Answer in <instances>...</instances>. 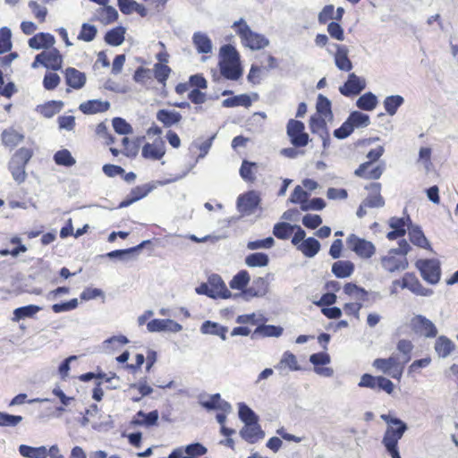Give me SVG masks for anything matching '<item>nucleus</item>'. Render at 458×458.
Here are the masks:
<instances>
[{
	"mask_svg": "<svg viewBox=\"0 0 458 458\" xmlns=\"http://www.w3.org/2000/svg\"><path fill=\"white\" fill-rule=\"evenodd\" d=\"M398 245V248L391 249L381 259L382 267L390 273L405 270L409 265L406 255L411 250L410 244L405 240H401Z\"/></svg>",
	"mask_w": 458,
	"mask_h": 458,
	"instance_id": "nucleus-1",
	"label": "nucleus"
},
{
	"mask_svg": "<svg viewBox=\"0 0 458 458\" xmlns=\"http://www.w3.org/2000/svg\"><path fill=\"white\" fill-rule=\"evenodd\" d=\"M232 27L241 38L242 45L251 50H260L269 45V39L263 34L251 30L242 18L234 21Z\"/></svg>",
	"mask_w": 458,
	"mask_h": 458,
	"instance_id": "nucleus-2",
	"label": "nucleus"
},
{
	"mask_svg": "<svg viewBox=\"0 0 458 458\" xmlns=\"http://www.w3.org/2000/svg\"><path fill=\"white\" fill-rule=\"evenodd\" d=\"M33 156V151L28 148H21L15 151L8 163V170L13 179L21 184L26 181V165Z\"/></svg>",
	"mask_w": 458,
	"mask_h": 458,
	"instance_id": "nucleus-3",
	"label": "nucleus"
},
{
	"mask_svg": "<svg viewBox=\"0 0 458 458\" xmlns=\"http://www.w3.org/2000/svg\"><path fill=\"white\" fill-rule=\"evenodd\" d=\"M421 277L430 284H437L441 277L440 262L436 259H419L416 261Z\"/></svg>",
	"mask_w": 458,
	"mask_h": 458,
	"instance_id": "nucleus-4",
	"label": "nucleus"
},
{
	"mask_svg": "<svg viewBox=\"0 0 458 458\" xmlns=\"http://www.w3.org/2000/svg\"><path fill=\"white\" fill-rule=\"evenodd\" d=\"M410 326L416 335L426 338H434L438 333L436 325L423 315H415L412 317Z\"/></svg>",
	"mask_w": 458,
	"mask_h": 458,
	"instance_id": "nucleus-5",
	"label": "nucleus"
},
{
	"mask_svg": "<svg viewBox=\"0 0 458 458\" xmlns=\"http://www.w3.org/2000/svg\"><path fill=\"white\" fill-rule=\"evenodd\" d=\"M346 244L351 250L362 259L371 258L376 251L375 245L371 242L360 238L354 233L347 237Z\"/></svg>",
	"mask_w": 458,
	"mask_h": 458,
	"instance_id": "nucleus-6",
	"label": "nucleus"
},
{
	"mask_svg": "<svg viewBox=\"0 0 458 458\" xmlns=\"http://www.w3.org/2000/svg\"><path fill=\"white\" fill-rule=\"evenodd\" d=\"M304 123L301 121L290 119L287 123L286 131L291 143L295 148L305 147L309 142V134L304 131Z\"/></svg>",
	"mask_w": 458,
	"mask_h": 458,
	"instance_id": "nucleus-7",
	"label": "nucleus"
},
{
	"mask_svg": "<svg viewBox=\"0 0 458 458\" xmlns=\"http://www.w3.org/2000/svg\"><path fill=\"white\" fill-rule=\"evenodd\" d=\"M366 85L364 78L352 72L344 85L340 86L339 91L344 97L357 96L366 88Z\"/></svg>",
	"mask_w": 458,
	"mask_h": 458,
	"instance_id": "nucleus-8",
	"label": "nucleus"
},
{
	"mask_svg": "<svg viewBox=\"0 0 458 458\" xmlns=\"http://www.w3.org/2000/svg\"><path fill=\"white\" fill-rule=\"evenodd\" d=\"M330 47L335 49V53H334V59L335 66L344 72H350L352 69V63L348 57L349 49L344 45H339L336 43H333ZM327 52L333 55V52L330 47L327 48Z\"/></svg>",
	"mask_w": 458,
	"mask_h": 458,
	"instance_id": "nucleus-9",
	"label": "nucleus"
},
{
	"mask_svg": "<svg viewBox=\"0 0 458 458\" xmlns=\"http://www.w3.org/2000/svg\"><path fill=\"white\" fill-rule=\"evenodd\" d=\"M407 429L406 423L395 427L388 426L382 439V444L386 449L398 448V441L403 437Z\"/></svg>",
	"mask_w": 458,
	"mask_h": 458,
	"instance_id": "nucleus-10",
	"label": "nucleus"
},
{
	"mask_svg": "<svg viewBox=\"0 0 458 458\" xmlns=\"http://www.w3.org/2000/svg\"><path fill=\"white\" fill-rule=\"evenodd\" d=\"M260 202L259 194L250 191L245 194L240 195L237 199L238 210L245 215L252 214Z\"/></svg>",
	"mask_w": 458,
	"mask_h": 458,
	"instance_id": "nucleus-11",
	"label": "nucleus"
},
{
	"mask_svg": "<svg viewBox=\"0 0 458 458\" xmlns=\"http://www.w3.org/2000/svg\"><path fill=\"white\" fill-rule=\"evenodd\" d=\"M37 61L47 69L58 71L62 65V55L56 48H51L37 55Z\"/></svg>",
	"mask_w": 458,
	"mask_h": 458,
	"instance_id": "nucleus-12",
	"label": "nucleus"
},
{
	"mask_svg": "<svg viewBox=\"0 0 458 458\" xmlns=\"http://www.w3.org/2000/svg\"><path fill=\"white\" fill-rule=\"evenodd\" d=\"M344 293L350 296L352 299L355 300L356 302H367V301H376L377 298H379L378 293H372L373 300H369V293L364 288L358 286L353 283H347L344 286Z\"/></svg>",
	"mask_w": 458,
	"mask_h": 458,
	"instance_id": "nucleus-13",
	"label": "nucleus"
},
{
	"mask_svg": "<svg viewBox=\"0 0 458 458\" xmlns=\"http://www.w3.org/2000/svg\"><path fill=\"white\" fill-rule=\"evenodd\" d=\"M208 282L211 292L210 298L227 299L231 297V292L227 289L225 282L219 275L212 274L208 276Z\"/></svg>",
	"mask_w": 458,
	"mask_h": 458,
	"instance_id": "nucleus-14",
	"label": "nucleus"
},
{
	"mask_svg": "<svg viewBox=\"0 0 458 458\" xmlns=\"http://www.w3.org/2000/svg\"><path fill=\"white\" fill-rule=\"evenodd\" d=\"M411 224L409 216L406 217H391L389 220V226L393 229L388 232L386 237L388 240L393 241L399 237H403L406 233V227Z\"/></svg>",
	"mask_w": 458,
	"mask_h": 458,
	"instance_id": "nucleus-15",
	"label": "nucleus"
},
{
	"mask_svg": "<svg viewBox=\"0 0 458 458\" xmlns=\"http://www.w3.org/2000/svg\"><path fill=\"white\" fill-rule=\"evenodd\" d=\"M240 436L249 444H255L265 437V432L258 422L244 424Z\"/></svg>",
	"mask_w": 458,
	"mask_h": 458,
	"instance_id": "nucleus-16",
	"label": "nucleus"
},
{
	"mask_svg": "<svg viewBox=\"0 0 458 458\" xmlns=\"http://www.w3.org/2000/svg\"><path fill=\"white\" fill-rule=\"evenodd\" d=\"M148 332L170 331L174 333L180 332L182 329L181 324L172 319H153L147 324Z\"/></svg>",
	"mask_w": 458,
	"mask_h": 458,
	"instance_id": "nucleus-17",
	"label": "nucleus"
},
{
	"mask_svg": "<svg viewBox=\"0 0 458 458\" xmlns=\"http://www.w3.org/2000/svg\"><path fill=\"white\" fill-rule=\"evenodd\" d=\"M66 84L73 89H81L87 81L86 74L73 67H68L64 71Z\"/></svg>",
	"mask_w": 458,
	"mask_h": 458,
	"instance_id": "nucleus-18",
	"label": "nucleus"
},
{
	"mask_svg": "<svg viewBox=\"0 0 458 458\" xmlns=\"http://www.w3.org/2000/svg\"><path fill=\"white\" fill-rule=\"evenodd\" d=\"M371 166V162H365L360 165V166L355 170L354 174L359 177H362L369 180H377L380 178L385 170V165H377L370 169Z\"/></svg>",
	"mask_w": 458,
	"mask_h": 458,
	"instance_id": "nucleus-19",
	"label": "nucleus"
},
{
	"mask_svg": "<svg viewBox=\"0 0 458 458\" xmlns=\"http://www.w3.org/2000/svg\"><path fill=\"white\" fill-rule=\"evenodd\" d=\"M268 290V284L263 277H258L253 280L251 286L243 292L245 300H250L253 297H262L266 295Z\"/></svg>",
	"mask_w": 458,
	"mask_h": 458,
	"instance_id": "nucleus-20",
	"label": "nucleus"
},
{
	"mask_svg": "<svg viewBox=\"0 0 458 458\" xmlns=\"http://www.w3.org/2000/svg\"><path fill=\"white\" fill-rule=\"evenodd\" d=\"M275 368L280 373H283L286 369L291 371H298L301 369L296 356L289 351L283 353L279 362L275 366Z\"/></svg>",
	"mask_w": 458,
	"mask_h": 458,
	"instance_id": "nucleus-21",
	"label": "nucleus"
},
{
	"mask_svg": "<svg viewBox=\"0 0 458 458\" xmlns=\"http://www.w3.org/2000/svg\"><path fill=\"white\" fill-rule=\"evenodd\" d=\"M110 108L108 101L92 99L83 102L80 105L79 109L86 114L106 112Z\"/></svg>",
	"mask_w": 458,
	"mask_h": 458,
	"instance_id": "nucleus-22",
	"label": "nucleus"
},
{
	"mask_svg": "<svg viewBox=\"0 0 458 458\" xmlns=\"http://www.w3.org/2000/svg\"><path fill=\"white\" fill-rule=\"evenodd\" d=\"M367 189L371 190V193L363 200L364 206L368 208H382L385 206V199L380 195L381 184L372 182Z\"/></svg>",
	"mask_w": 458,
	"mask_h": 458,
	"instance_id": "nucleus-23",
	"label": "nucleus"
},
{
	"mask_svg": "<svg viewBox=\"0 0 458 458\" xmlns=\"http://www.w3.org/2000/svg\"><path fill=\"white\" fill-rule=\"evenodd\" d=\"M199 330L203 335H216L219 336L223 341H225L228 327L216 322L206 320L202 323Z\"/></svg>",
	"mask_w": 458,
	"mask_h": 458,
	"instance_id": "nucleus-24",
	"label": "nucleus"
},
{
	"mask_svg": "<svg viewBox=\"0 0 458 458\" xmlns=\"http://www.w3.org/2000/svg\"><path fill=\"white\" fill-rule=\"evenodd\" d=\"M55 43V37L50 33L40 32L29 39V46L33 49L49 48Z\"/></svg>",
	"mask_w": 458,
	"mask_h": 458,
	"instance_id": "nucleus-25",
	"label": "nucleus"
},
{
	"mask_svg": "<svg viewBox=\"0 0 458 458\" xmlns=\"http://www.w3.org/2000/svg\"><path fill=\"white\" fill-rule=\"evenodd\" d=\"M165 155L164 142L160 140L154 143H146L142 148V156L145 158L159 160Z\"/></svg>",
	"mask_w": 458,
	"mask_h": 458,
	"instance_id": "nucleus-26",
	"label": "nucleus"
},
{
	"mask_svg": "<svg viewBox=\"0 0 458 458\" xmlns=\"http://www.w3.org/2000/svg\"><path fill=\"white\" fill-rule=\"evenodd\" d=\"M157 119L165 127L169 128L182 120V115L175 110L160 109L157 112Z\"/></svg>",
	"mask_w": 458,
	"mask_h": 458,
	"instance_id": "nucleus-27",
	"label": "nucleus"
},
{
	"mask_svg": "<svg viewBox=\"0 0 458 458\" xmlns=\"http://www.w3.org/2000/svg\"><path fill=\"white\" fill-rule=\"evenodd\" d=\"M1 138L5 147L13 148L24 140V135L18 132L13 128H8L3 131Z\"/></svg>",
	"mask_w": 458,
	"mask_h": 458,
	"instance_id": "nucleus-28",
	"label": "nucleus"
},
{
	"mask_svg": "<svg viewBox=\"0 0 458 458\" xmlns=\"http://www.w3.org/2000/svg\"><path fill=\"white\" fill-rule=\"evenodd\" d=\"M192 42L197 51L200 54H208L212 51V42L208 36L203 32H195Z\"/></svg>",
	"mask_w": 458,
	"mask_h": 458,
	"instance_id": "nucleus-29",
	"label": "nucleus"
},
{
	"mask_svg": "<svg viewBox=\"0 0 458 458\" xmlns=\"http://www.w3.org/2000/svg\"><path fill=\"white\" fill-rule=\"evenodd\" d=\"M220 72L221 74L228 79L236 81L238 80L242 74V71L240 66V62L237 63H224L220 62Z\"/></svg>",
	"mask_w": 458,
	"mask_h": 458,
	"instance_id": "nucleus-30",
	"label": "nucleus"
},
{
	"mask_svg": "<svg viewBox=\"0 0 458 458\" xmlns=\"http://www.w3.org/2000/svg\"><path fill=\"white\" fill-rule=\"evenodd\" d=\"M408 230L409 239L414 245L424 249H427L430 246L428 239L424 235L420 226L411 224L408 225Z\"/></svg>",
	"mask_w": 458,
	"mask_h": 458,
	"instance_id": "nucleus-31",
	"label": "nucleus"
},
{
	"mask_svg": "<svg viewBox=\"0 0 458 458\" xmlns=\"http://www.w3.org/2000/svg\"><path fill=\"white\" fill-rule=\"evenodd\" d=\"M454 344L446 336H439L435 343V351L440 358L448 357L454 350Z\"/></svg>",
	"mask_w": 458,
	"mask_h": 458,
	"instance_id": "nucleus-32",
	"label": "nucleus"
},
{
	"mask_svg": "<svg viewBox=\"0 0 458 458\" xmlns=\"http://www.w3.org/2000/svg\"><path fill=\"white\" fill-rule=\"evenodd\" d=\"M354 271V264L350 260H338L332 265V273L338 278L350 276Z\"/></svg>",
	"mask_w": 458,
	"mask_h": 458,
	"instance_id": "nucleus-33",
	"label": "nucleus"
},
{
	"mask_svg": "<svg viewBox=\"0 0 458 458\" xmlns=\"http://www.w3.org/2000/svg\"><path fill=\"white\" fill-rule=\"evenodd\" d=\"M19 454L24 458H47V449L46 446L33 447L27 445H21L18 447Z\"/></svg>",
	"mask_w": 458,
	"mask_h": 458,
	"instance_id": "nucleus-34",
	"label": "nucleus"
},
{
	"mask_svg": "<svg viewBox=\"0 0 458 458\" xmlns=\"http://www.w3.org/2000/svg\"><path fill=\"white\" fill-rule=\"evenodd\" d=\"M149 241H143L139 245L125 249V250H115L106 254L109 259H119L120 260H127L131 256H133L139 252Z\"/></svg>",
	"mask_w": 458,
	"mask_h": 458,
	"instance_id": "nucleus-35",
	"label": "nucleus"
},
{
	"mask_svg": "<svg viewBox=\"0 0 458 458\" xmlns=\"http://www.w3.org/2000/svg\"><path fill=\"white\" fill-rule=\"evenodd\" d=\"M298 250H301L305 257L313 258L319 251L320 243L317 239L309 237L298 245Z\"/></svg>",
	"mask_w": 458,
	"mask_h": 458,
	"instance_id": "nucleus-36",
	"label": "nucleus"
},
{
	"mask_svg": "<svg viewBox=\"0 0 458 458\" xmlns=\"http://www.w3.org/2000/svg\"><path fill=\"white\" fill-rule=\"evenodd\" d=\"M125 31L122 26L115 27L106 33L105 41L110 46L118 47L124 41Z\"/></svg>",
	"mask_w": 458,
	"mask_h": 458,
	"instance_id": "nucleus-37",
	"label": "nucleus"
},
{
	"mask_svg": "<svg viewBox=\"0 0 458 458\" xmlns=\"http://www.w3.org/2000/svg\"><path fill=\"white\" fill-rule=\"evenodd\" d=\"M403 103L404 98L401 95H391L384 99L383 106L386 114L393 116Z\"/></svg>",
	"mask_w": 458,
	"mask_h": 458,
	"instance_id": "nucleus-38",
	"label": "nucleus"
},
{
	"mask_svg": "<svg viewBox=\"0 0 458 458\" xmlns=\"http://www.w3.org/2000/svg\"><path fill=\"white\" fill-rule=\"evenodd\" d=\"M41 310V307L33 304L19 307L13 310V320L18 322L26 318H32Z\"/></svg>",
	"mask_w": 458,
	"mask_h": 458,
	"instance_id": "nucleus-39",
	"label": "nucleus"
},
{
	"mask_svg": "<svg viewBox=\"0 0 458 458\" xmlns=\"http://www.w3.org/2000/svg\"><path fill=\"white\" fill-rule=\"evenodd\" d=\"M377 105V98L371 92L361 95L356 101L357 107L364 111H372L376 108Z\"/></svg>",
	"mask_w": 458,
	"mask_h": 458,
	"instance_id": "nucleus-40",
	"label": "nucleus"
},
{
	"mask_svg": "<svg viewBox=\"0 0 458 458\" xmlns=\"http://www.w3.org/2000/svg\"><path fill=\"white\" fill-rule=\"evenodd\" d=\"M251 98L247 94H241L234 96L233 98H228L223 100L222 106L224 107H235V106H244L249 107L251 106Z\"/></svg>",
	"mask_w": 458,
	"mask_h": 458,
	"instance_id": "nucleus-41",
	"label": "nucleus"
},
{
	"mask_svg": "<svg viewBox=\"0 0 458 458\" xmlns=\"http://www.w3.org/2000/svg\"><path fill=\"white\" fill-rule=\"evenodd\" d=\"M269 258L266 253L255 252L248 255L245 264L250 267H262L267 266Z\"/></svg>",
	"mask_w": 458,
	"mask_h": 458,
	"instance_id": "nucleus-42",
	"label": "nucleus"
},
{
	"mask_svg": "<svg viewBox=\"0 0 458 458\" xmlns=\"http://www.w3.org/2000/svg\"><path fill=\"white\" fill-rule=\"evenodd\" d=\"M63 107L61 101H49L45 105L38 106L37 110L46 118H51L59 113Z\"/></svg>",
	"mask_w": 458,
	"mask_h": 458,
	"instance_id": "nucleus-43",
	"label": "nucleus"
},
{
	"mask_svg": "<svg viewBox=\"0 0 458 458\" xmlns=\"http://www.w3.org/2000/svg\"><path fill=\"white\" fill-rule=\"evenodd\" d=\"M283 327L274 325L259 326L253 332L252 337L256 335H261L264 337H279L283 334Z\"/></svg>",
	"mask_w": 458,
	"mask_h": 458,
	"instance_id": "nucleus-44",
	"label": "nucleus"
},
{
	"mask_svg": "<svg viewBox=\"0 0 458 458\" xmlns=\"http://www.w3.org/2000/svg\"><path fill=\"white\" fill-rule=\"evenodd\" d=\"M351 123L353 130L355 128H365L369 125L370 119L369 116L366 114H363L360 111H352L348 118Z\"/></svg>",
	"mask_w": 458,
	"mask_h": 458,
	"instance_id": "nucleus-45",
	"label": "nucleus"
},
{
	"mask_svg": "<svg viewBox=\"0 0 458 458\" xmlns=\"http://www.w3.org/2000/svg\"><path fill=\"white\" fill-rule=\"evenodd\" d=\"M294 231V225L287 222H279L274 225L273 234L281 240H286Z\"/></svg>",
	"mask_w": 458,
	"mask_h": 458,
	"instance_id": "nucleus-46",
	"label": "nucleus"
},
{
	"mask_svg": "<svg viewBox=\"0 0 458 458\" xmlns=\"http://www.w3.org/2000/svg\"><path fill=\"white\" fill-rule=\"evenodd\" d=\"M54 161L56 165L66 167L72 166L76 163V160L72 156L71 152L65 148L55 152V154L54 155Z\"/></svg>",
	"mask_w": 458,
	"mask_h": 458,
	"instance_id": "nucleus-47",
	"label": "nucleus"
},
{
	"mask_svg": "<svg viewBox=\"0 0 458 458\" xmlns=\"http://www.w3.org/2000/svg\"><path fill=\"white\" fill-rule=\"evenodd\" d=\"M250 279L249 273L246 270H241L233 277L229 284L232 289L242 290L247 286Z\"/></svg>",
	"mask_w": 458,
	"mask_h": 458,
	"instance_id": "nucleus-48",
	"label": "nucleus"
},
{
	"mask_svg": "<svg viewBox=\"0 0 458 458\" xmlns=\"http://www.w3.org/2000/svg\"><path fill=\"white\" fill-rule=\"evenodd\" d=\"M118 18L117 11L109 5H105L98 11V21L104 24H109L116 21Z\"/></svg>",
	"mask_w": 458,
	"mask_h": 458,
	"instance_id": "nucleus-49",
	"label": "nucleus"
},
{
	"mask_svg": "<svg viewBox=\"0 0 458 458\" xmlns=\"http://www.w3.org/2000/svg\"><path fill=\"white\" fill-rule=\"evenodd\" d=\"M239 418L244 423H254L259 421L258 415L245 403H239Z\"/></svg>",
	"mask_w": 458,
	"mask_h": 458,
	"instance_id": "nucleus-50",
	"label": "nucleus"
},
{
	"mask_svg": "<svg viewBox=\"0 0 458 458\" xmlns=\"http://www.w3.org/2000/svg\"><path fill=\"white\" fill-rule=\"evenodd\" d=\"M220 53L223 56L221 62L224 63H237L240 62V56L234 47L231 45H225L220 48Z\"/></svg>",
	"mask_w": 458,
	"mask_h": 458,
	"instance_id": "nucleus-51",
	"label": "nucleus"
},
{
	"mask_svg": "<svg viewBox=\"0 0 458 458\" xmlns=\"http://www.w3.org/2000/svg\"><path fill=\"white\" fill-rule=\"evenodd\" d=\"M12 31L7 27L0 29V55L4 54L12 48Z\"/></svg>",
	"mask_w": 458,
	"mask_h": 458,
	"instance_id": "nucleus-52",
	"label": "nucleus"
},
{
	"mask_svg": "<svg viewBox=\"0 0 458 458\" xmlns=\"http://www.w3.org/2000/svg\"><path fill=\"white\" fill-rule=\"evenodd\" d=\"M419 279L412 273H406L401 280L393 281V284L400 285L403 289H408L412 292V289L415 285L418 284Z\"/></svg>",
	"mask_w": 458,
	"mask_h": 458,
	"instance_id": "nucleus-53",
	"label": "nucleus"
},
{
	"mask_svg": "<svg viewBox=\"0 0 458 458\" xmlns=\"http://www.w3.org/2000/svg\"><path fill=\"white\" fill-rule=\"evenodd\" d=\"M98 33L97 27L89 23H83L78 35V39L85 42H91Z\"/></svg>",
	"mask_w": 458,
	"mask_h": 458,
	"instance_id": "nucleus-54",
	"label": "nucleus"
},
{
	"mask_svg": "<svg viewBox=\"0 0 458 458\" xmlns=\"http://www.w3.org/2000/svg\"><path fill=\"white\" fill-rule=\"evenodd\" d=\"M138 417L143 418L142 420H134L133 422L137 425L153 426L158 420V411L157 410L152 411L148 413H145L142 411L137 412Z\"/></svg>",
	"mask_w": 458,
	"mask_h": 458,
	"instance_id": "nucleus-55",
	"label": "nucleus"
},
{
	"mask_svg": "<svg viewBox=\"0 0 458 458\" xmlns=\"http://www.w3.org/2000/svg\"><path fill=\"white\" fill-rule=\"evenodd\" d=\"M170 72L171 69L165 64L157 63L154 65V76L156 80L164 86L165 85V81L168 79Z\"/></svg>",
	"mask_w": 458,
	"mask_h": 458,
	"instance_id": "nucleus-56",
	"label": "nucleus"
},
{
	"mask_svg": "<svg viewBox=\"0 0 458 458\" xmlns=\"http://www.w3.org/2000/svg\"><path fill=\"white\" fill-rule=\"evenodd\" d=\"M114 130L115 132L121 135L131 134L133 130L130 123H128L123 118L115 117L112 121Z\"/></svg>",
	"mask_w": 458,
	"mask_h": 458,
	"instance_id": "nucleus-57",
	"label": "nucleus"
},
{
	"mask_svg": "<svg viewBox=\"0 0 458 458\" xmlns=\"http://www.w3.org/2000/svg\"><path fill=\"white\" fill-rule=\"evenodd\" d=\"M155 189L154 184L147 183L140 186H136L131 189L129 195L132 197L136 201L146 197L149 192H151Z\"/></svg>",
	"mask_w": 458,
	"mask_h": 458,
	"instance_id": "nucleus-58",
	"label": "nucleus"
},
{
	"mask_svg": "<svg viewBox=\"0 0 458 458\" xmlns=\"http://www.w3.org/2000/svg\"><path fill=\"white\" fill-rule=\"evenodd\" d=\"M22 420L23 418L20 415L0 411V427H16Z\"/></svg>",
	"mask_w": 458,
	"mask_h": 458,
	"instance_id": "nucleus-59",
	"label": "nucleus"
},
{
	"mask_svg": "<svg viewBox=\"0 0 458 458\" xmlns=\"http://www.w3.org/2000/svg\"><path fill=\"white\" fill-rule=\"evenodd\" d=\"M310 128L312 133H318L321 136L322 133H327V123L324 119L311 116L310 120Z\"/></svg>",
	"mask_w": 458,
	"mask_h": 458,
	"instance_id": "nucleus-60",
	"label": "nucleus"
},
{
	"mask_svg": "<svg viewBox=\"0 0 458 458\" xmlns=\"http://www.w3.org/2000/svg\"><path fill=\"white\" fill-rule=\"evenodd\" d=\"M78 305V300L74 298L65 302L53 304L51 309L55 313H62L75 310Z\"/></svg>",
	"mask_w": 458,
	"mask_h": 458,
	"instance_id": "nucleus-61",
	"label": "nucleus"
},
{
	"mask_svg": "<svg viewBox=\"0 0 458 458\" xmlns=\"http://www.w3.org/2000/svg\"><path fill=\"white\" fill-rule=\"evenodd\" d=\"M396 363V359L390 357L388 359H376L373 362V366L378 370L386 373L391 368L394 367Z\"/></svg>",
	"mask_w": 458,
	"mask_h": 458,
	"instance_id": "nucleus-62",
	"label": "nucleus"
},
{
	"mask_svg": "<svg viewBox=\"0 0 458 458\" xmlns=\"http://www.w3.org/2000/svg\"><path fill=\"white\" fill-rule=\"evenodd\" d=\"M317 111L326 117L332 114L330 100L321 94L318 97Z\"/></svg>",
	"mask_w": 458,
	"mask_h": 458,
	"instance_id": "nucleus-63",
	"label": "nucleus"
},
{
	"mask_svg": "<svg viewBox=\"0 0 458 458\" xmlns=\"http://www.w3.org/2000/svg\"><path fill=\"white\" fill-rule=\"evenodd\" d=\"M275 240L273 237H267L263 240H257L249 242L247 244V248L249 250H259V249H270L274 246Z\"/></svg>",
	"mask_w": 458,
	"mask_h": 458,
	"instance_id": "nucleus-64",
	"label": "nucleus"
}]
</instances>
